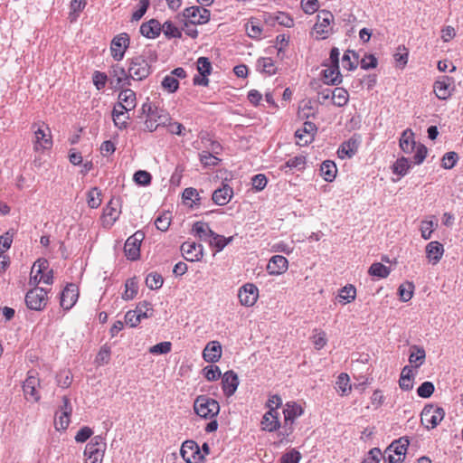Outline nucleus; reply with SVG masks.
I'll return each instance as SVG.
<instances>
[{"label":"nucleus","instance_id":"obj_1","mask_svg":"<svg viewBox=\"0 0 463 463\" xmlns=\"http://www.w3.org/2000/svg\"><path fill=\"white\" fill-rule=\"evenodd\" d=\"M335 16L328 10H320L316 17V23L313 25L310 35L315 40H326L335 33Z\"/></svg>","mask_w":463,"mask_h":463},{"label":"nucleus","instance_id":"obj_2","mask_svg":"<svg viewBox=\"0 0 463 463\" xmlns=\"http://www.w3.org/2000/svg\"><path fill=\"white\" fill-rule=\"evenodd\" d=\"M340 52L337 47H333L329 57L324 61L323 66L326 67L322 71V78L327 85H339L343 81V76L339 69Z\"/></svg>","mask_w":463,"mask_h":463},{"label":"nucleus","instance_id":"obj_3","mask_svg":"<svg viewBox=\"0 0 463 463\" xmlns=\"http://www.w3.org/2000/svg\"><path fill=\"white\" fill-rule=\"evenodd\" d=\"M194 411L200 418L212 420L219 414L220 404L216 400L203 394L194 400Z\"/></svg>","mask_w":463,"mask_h":463},{"label":"nucleus","instance_id":"obj_4","mask_svg":"<svg viewBox=\"0 0 463 463\" xmlns=\"http://www.w3.org/2000/svg\"><path fill=\"white\" fill-rule=\"evenodd\" d=\"M146 118L145 120V127L150 132L156 130V128L160 126L165 127L171 117L169 113L162 109H158L156 107L152 108L149 104H143L142 110L144 113L146 112Z\"/></svg>","mask_w":463,"mask_h":463},{"label":"nucleus","instance_id":"obj_5","mask_svg":"<svg viewBox=\"0 0 463 463\" xmlns=\"http://www.w3.org/2000/svg\"><path fill=\"white\" fill-rule=\"evenodd\" d=\"M53 281L52 270L45 259L37 260L31 269L29 284L37 286L40 283L51 285Z\"/></svg>","mask_w":463,"mask_h":463},{"label":"nucleus","instance_id":"obj_6","mask_svg":"<svg viewBox=\"0 0 463 463\" xmlns=\"http://www.w3.org/2000/svg\"><path fill=\"white\" fill-rule=\"evenodd\" d=\"M106 448L107 444L102 436L93 437L84 449L85 463H102Z\"/></svg>","mask_w":463,"mask_h":463},{"label":"nucleus","instance_id":"obj_7","mask_svg":"<svg viewBox=\"0 0 463 463\" xmlns=\"http://www.w3.org/2000/svg\"><path fill=\"white\" fill-rule=\"evenodd\" d=\"M151 73V66L143 55L131 58L128 61V75L134 80H142Z\"/></svg>","mask_w":463,"mask_h":463},{"label":"nucleus","instance_id":"obj_8","mask_svg":"<svg viewBox=\"0 0 463 463\" xmlns=\"http://www.w3.org/2000/svg\"><path fill=\"white\" fill-rule=\"evenodd\" d=\"M409 444L410 441L407 437H402L394 440L385 450V463H402L405 458Z\"/></svg>","mask_w":463,"mask_h":463},{"label":"nucleus","instance_id":"obj_9","mask_svg":"<svg viewBox=\"0 0 463 463\" xmlns=\"http://www.w3.org/2000/svg\"><path fill=\"white\" fill-rule=\"evenodd\" d=\"M184 25H203L211 19V12L207 8L199 5L186 7L183 11Z\"/></svg>","mask_w":463,"mask_h":463},{"label":"nucleus","instance_id":"obj_10","mask_svg":"<svg viewBox=\"0 0 463 463\" xmlns=\"http://www.w3.org/2000/svg\"><path fill=\"white\" fill-rule=\"evenodd\" d=\"M443 408L434 404L426 405L420 414V422L428 430L436 428L444 419Z\"/></svg>","mask_w":463,"mask_h":463},{"label":"nucleus","instance_id":"obj_11","mask_svg":"<svg viewBox=\"0 0 463 463\" xmlns=\"http://www.w3.org/2000/svg\"><path fill=\"white\" fill-rule=\"evenodd\" d=\"M34 130L33 149L36 152H43L51 149L52 146V139L50 128L43 123L36 128V124L33 125Z\"/></svg>","mask_w":463,"mask_h":463},{"label":"nucleus","instance_id":"obj_12","mask_svg":"<svg viewBox=\"0 0 463 463\" xmlns=\"http://www.w3.org/2000/svg\"><path fill=\"white\" fill-rule=\"evenodd\" d=\"M25 303L32 310H43L48 303V292L43 288L35 286L25 295Z\"/></svg>","mask_w":463,"mask_h":463},{"label":"nucleus","instance_id":"obj_13","mask_svg":"<svg viewBox=\"0 0 463 463\" xmlns=\"http://www.w3.org/2000/svg\"><path fill=\"white\" fill-rule=\"evenodd\" d=\"M40 387V379L38 377V373L35 371H29L27 373V377L24 382L23 390L25 396V399L28 401L38 402L41 398L39 392Z\"/></svg>","mask_w":463,"mask_h":463},{"label":"nucleus","instance_id":"obj_14","mask_svg":"<svg viewBox=\"0 0 463 463\" xmlns=\"http://www.w3.org/2000/svg\"><path fill=\"white\" fill-rule=\"evenodd\" d=\"M180 454L186 463H201L204 460V455L194 440L183 442Z\"/></svg>","mask_w":463,"mask_h":463},{"label":"nucleus","instance_id":"obj_15","mask_svg":"<svg viewBox=\"0 0 463 463\" xmlns=\"http://www.w3.org/2000/svg\"><path fill=\"white\" fill-rule=\"evenodd\" d=\"M130 44V38L127 33H121L113 37L110 43V54L112 58L119 61L124 56Z\"/></svg>","mask_w":463,"mask_h":463},{"label":"nucleus","instance_id":"obj_16","mask_svg":"<svg viewBox=\"0 0 463 463\" xmlns=\"http://www.w3.org/2000/svg\"><path fill=\"white\" fill-rule=\"evenodd\" d=\"M72 407L67 396L62 397V405L55 414L54 426L57 430H65L71 422Z\"/></svg>","mask_w":463,"mask_h":463},{"label":"nucleus","instance_id":"obj_17","mask_svg":"<svg viewBox=\"0 0 463 463\" xmlns=\"http://www.w3.org/2000/svg\"><path fill=\"white\" fill-rule=\"evenodd\" d=\"M121 213L120 199L112 197L103 210L101 216L103 225L111 227L114 222L118 219Z\"/></svg>","mask_w":463,"mask_h":463},{"label":"nucleus","instance_id":"obj_18","mask_svg":"<svg viewBox=\"0 0 463 463\" xmlns=\"http://www.w3.org/2000/svg\"><path fill=\"white\" fill-rule=\"evenodd\" d=\"M454 90V79L449 76H442L433 83V92L441 100L448 99Z\"/></svg>","mask_w":463,"mask_h":463},{"label":"nucleus","instance_id":"obj_19","mask_svg":"<svg viewBox=\"0 0 463 463\" xmlns=\"http://www.w3.org/2000/svg\"><path fill=\"white\" fill-rule=\"evenodd\" d=\"M145 238V234L137 231L128 238L124 246V251L128 259L136 260L140 256V246Z\"/></svg>","mask_w":463,"mask_h":463},{"label":"nucleus","instance_id":"obj_20","mask_svg":"<svg viewBox=\"0 0 463 463\" xmlns=\"http://www.w3.org/2000/svg\"><path fill=\"white\" fill-rule=\"evenodd\" d=\"M317 132V128L313 122H304L302 127L295 132L297 145L304 146L312 143Z\"/></svg>","mask_w":463,"mask_h":463},{"label":"nucleus","instance_id":"obj_21","mask_svg":"<svg viewBox=\"0 0 463 463\" xmlns=\"http://www.w3.org/2000/svg\"><path fill=\"white\" fill-rule=\"evenodd\" d=\"M238 298L241 305L253 307L259 298V288L253 283H246L240 288Z\"/></svg>","mask_w":463,"mask_h":463},{"label":"nucleus","instance_id":"obj_22","mask_svg":"<svg viewBox=\"0 0 463 463\" xmlns=\"http://www.w3.org/2000/svg\"><path fill=\"white\" fill-rule=\"evenodd\" d=\"M180 249L184 258L188 261H199L203 256V246L194 241H185Z\"/></svg>","mask_w":463,"mask_h":463},{"label":"nucleus","instance_id":"obj_23","mask_svg":"<svg viewBox=\"0 0 463 463\" xmlns=\"http://www.w3.org/2000/svg\"><path fill=\"white\" fill-rule=\"evenodd\" d=\"M266 269L271 276L282 275L288 269V260L282 255H274L269 259Z\"/></svg>","mask_w":463,"mask_h":463},{"label":"nucleus","instance_id":"obj_24","mask_svg":"<svg viewBox=\"0 0 463 463\" xmlns=\"http://www.w3.org/2000/svg\"><path fill=\"white\" fill-rule=\"evenodd\" d=\"M79 298V289L75 284H68L61 294L60 305L64 310L71 309Z\"/></svg>","mask_w":463,"mask_h":463},{"label":"nucleus","instance_id":"obj_25","mask_svg":"<svg viewBox=\"0 0 463 463\" xmlns=\"http://www.w3.org/2000/svg\"><path fill=\"white\" fill-rule=\"evenodd\" d=\"M239 383V378L236 373L233 371H227L224 373L222 378V388L227 398L232 397L235 393Z\"/></svg>","mask_w":463,"mask_h":463},{"label":"nucleus","instance_id":"obj_26","mask_svg":"<svg viewBox=\"0 0 463 463\" xmlns=\"http://www.w3.org/2000/svg\"><path fill=\"white\" fill-rule=\"evenodd\" d=\"M233 197V189L226 183L215 189L212 195L213 202L220 206L226 205Z\"/></svg>","mask_w":463,"mask_h":463},{"label":"nucleus","instance_id":"obj_27","mask_svg":"<svg viewBox=\"0 0 463 463\" xmlns=\"http://www.w3.org/2000/svg\"><path fill=\"white\" fill-rule=\"evenodd\" d=\"M417 370L413 366L405 365L401 372L399 386L402 391L409 392L413 389Z\"/></svg>","mask_w":463,"mask_h":463},{"label":"nucleus","instance_id":"obj_28","mask_svg":"<svg viewBox=\"0 0 463 463\" xmlns=\"http://www.w3.org/2000/svg\"><path fill=\"white\" fill-rule=\"evenodd\" d=\"M279 413L275 410H269L262 417L260 421L261 430L272 432L280 427Z\"/></svg>","mask_w":463,"mask_h":463},{"label":"nucleus","instance_id":"obj_29","mask_svg":"<svg viewBox=\"0 0 463 463\" xmlns=\"http://www.w3.org/2000/svg\"><path fill=\"white\" fill-rule=\"evenodd\" d=\"M425 251L429 262L432 265H436L439 262L444 254V247L440 242L433 241L426 245Z\"/></svg>","mask_w":463,"mask_h":463},{"label":"nucleus","instance_id":"obj_30","mask_svg":"<svg viewBox=\"0 0 463 463\" xmlns=\"http://www.w3.org/2000/svg\"><path fill=\"white\" fill-rule=\"evenodd\" d=\"M203 357L208 363H216L222 357V345L218 341L209 342L203 351Z\"/></svg>","mask_w":463,"mask_h":463},{"label":"nucleus","instance_id":"obj_31","mask_svg":"<svg viewBox=\"0 0 463 463\" xmlns=\"http://www.w3.org/2000/svg\"><path fill=\"white\" fill-rule=\"evenodd\" d=\"M137 98L136 93L130 90L126 89L118 94V107L125 110H132L136 108Z\"/></svg>","mask_w":463,"mask_h":463},{"label":"nucleus","instance_id":"obj_32","mask_svg":"<svg viewBox=\"0 0 463 463\" xmlns=\"http://www.w3.org/2000/svg\"><path fill=\"white\" fill-rule=\"evenodd\" d=\"M304 413L303 407L296 402H288L283 409L285 423H293L294 420Z\"/></svg>","mask_w":463,"mask_h":463},{"label":"nucleus","instance_id":"obj_33","mask_svg":"<svg viewBox=\"0 0 463 463\" xmlns=\"http://www.w3.org/2000/svg\"><path fill=\"white\" fill-rule=\"evenodd\" d=\"M414 133L411 128L405 129L400 137L399 146L405 154H411L416 147Z\"/></svg>","mask_w":463,"mask_h":463},{"label":"nucleus","instance_id":"obj_34","mask_svg":"<svg viewBox=\"0 0 463 463\" xmlns=\"http://www.w3.org/2000/svg\"><path fill=\"white\" fill-rule=\"evenodd\" d=\"M139 31L143 36L148 39H155L160 35L161 24L156 19H151L146 23H143Z\"/></svg>","mask_w":463,"mask_h":463},{"label":"nucleus","instance_id":"obj_35","mask_svg":"<svg viewBox=\"0 0 463 463\" xmlns=\"http://www.w3.org/2000/svg\"><path fill=\"white\" fill-rule=\"evenodd\" d=\"M192 232L200 241L209 242V240L212 238L214 232L211 230L208 223L203 222H196L193 225Z\"/></svg>","mask_w":463,"mask_h":463},{"label":"nucleus","instance_id":"obj_36","mask_svg":"<svg viewBox=\"0 0 463 463\" xmlns=\"http://www.w3.org/2000/svg\"><path fill=\"white\" fill-rule=\"evenodd\" d=\"M357 148V141L354 138H350L347 141L342 143V145L338 147L337 156L341 159H345L346 157L351 158L356 153Z\"/></svg>","mask_w":463,"mask_h":463},{"label":"nucleus","instance_id":"obj_37","mask_svg":"<svg viewBox=\"0 0 463 463\" xmlns=\"http://www.w3.org/2000/svg\"><path fill=\"white\" fill-rule=\"evenodd\" d=\"M426 358V352L422 347L413 345L411 347V354L409 362L417 370L421 364H424Z\"/></svg>","mask_w":463,"mask_h":463},{"label":"nucleus","instance_id":"obj_38","mask_svg":"<svg viewBox=\"0 0 463 463\" xmlns=\"http://www.w3.org/2000/svg\"><path fill=\"white\" fill-rule=\"evenodd\" d=\"M337 174V167L334 161L326 160L320 165V175L326 182H333Z\"/></svg>","mask_w":463,"mask_h":463},{"label":"nucleus","instance_id":"obj_39","mask_svg":"<svg viewBox=\"0 0 463 463\" xmlns=\"http://www.w3.org/2000/svg\"><path fill=\"white\" fill-rule=\"evenodd\" d=\"M341 61L344 69L354 71L359 64V55L352 50H347L345 52Z\"/></svg>","mask_w":463,"mask_h":463},{"label":"nucleus","instance_id":"obj_40","mask_svg":"<svg viewBox=\"0 0 463 463\" xmlns=\"http://www.w3.org/2000/svg\"><path fill=\"white\" fill-rule=\"evenodd\" d=\"M411 167L409 158L402 156L398 158L392 165V171L394 175L401 177L406 175Z\"/></svg>","mask_w":463,"mask_h":463},{"label":"nucleus","instance_id":"obj_41","mask_svg":"<svg viewBox=\"0 0 463 463\" xmlns=\"http://www.w3.org/2000/svg\"><path fill=\"white\" fill-rule=\"evenodd\" d=\"M335 385L336 392L341 396H346L352 391L349 375L345 373H342L338 375Z\"/></svg>","mask_w":463,"mask_h":463},{"label":"nucleus","instance_id":"obj_42","mask_svg":"<svg viewBox=\"0 0 463 463\" xmlns=\"http://www.w3.org/2000/svg\"><path fill=\"white\" fill-rule=\"evenodd\" d=\"M339 302L343 305L353 302L356 298V288L354 286L348 284L343 287L337 295Z\"/></svg>","mask_w":463,"mask_h":463},{"label":"nucleus","instance_id":"obj_43","mask_svg":"<svg viewBox=\"0 0 463 463\" xmlns=\"http://www.w3.org/2000/svg\"><path fill=\"white\" fill-rule=\"evenodd\" d=\"M333 103L337 107H344L349 100L348 91L340 87H336L332 90Z\"/></svg>","mask_w":463,"mask_h":463},{"label":"nucleus","instance_id":"obj_44","mask_svg":"<svg viewBox=\"0 0 463 463\" xmlns=\"http://www.w3.org/2000/svg\"><path fill=\"white\" fill-rule=\"evenodd\" d=\"M102 203V192L98 187H93L87 193V203L91 209H97Z\"/></svg>","mask_w":463,"mask_h":463},{"label":"nucleus","instance_id":"obj_45","mask_svg":"<svg viewBox=\"0 0 463 463\" xmlns=\"http://www.w3.org/2000/svg\"><path fill=\"white\" fill-rule=\"evenodd\" d=\"M307 165V158L304 156H297L293 158L288 159L284 165L280 166V170L289 168L290 170L303 171Z\"/></svg>","mask_w":463,"mask_h":463},{"label":"nucleus","instance_id":"obj_46","mask_svg":"<svg viewBox=\"0 0 463 463\" xmlns=\"http://www.w3.org/2000/svg\"><path fill=\"white\" fill-rule=\"evenodd\" d=\"M245 30L249 37L258 39L261 36L262 28L260 22L256 18H250L245 24Z\"/></svg>","mask_w":463,"mask_h":463},{"label":"nucleus","instance_id":"obj_47","mask_svg":"<svg viewBox=\"0 0 463 463\" xmlns=\"http://www.w3.org/2000/svg\"><path fill=\"white\" fill-rule=\"evenodd\" d=\"M128 111L129 110L118 112V109L114 107L112 111V118L113 122L117 128L123 129L128 127V120L129 119Z\"/></svg>","mask_w":463,"mask_h":463},{"label":"nucleus","instance_id":"obj_48","mask_svg":"<svg viewBox=\"0 0 463 463\" xmlns=\"http://www.w3.org/2000/svg\"><path fill=\"white\" fill-rule=\"evenodd\" d=\"M368 273L373 277L385 279L390 275L391 269L389 267L383 265V263L374 262L370 266Z\"/></svg>","mask_w":463,"mask_h":463},{"label":"nucleus","instance_id":"obj_49","mask_svg":"<svg viewBox=\"0 0 463 463\" xmlns=\"http://www.w3.org/2000/svg\"><path fill=\"white\" fill-rule=\"evenodd\" d=\"M110 356L111 348L109 345L105 344L99 348L95 357L94 363L96 364L97 366L108 364L110 361Z\"/></svg>","mask_w":463,"mask_h":463},{"label":"nucleus","instance_id":"obj_50","mask_svg":"<svg viewBox=\"0 0 463 463\" xmlns=\"http://www.w3.org/2000/svg\"><path fill=\"white\" fill-rule=\"evenodd\" d=\"M137 291L138 286L136 279H129L125 283V290L122 293V298L124 300H131L137 296Z\"/></svg>","mask_w":463,"mask_h":463},{"label":"nucleus","instance_id":"obj_51","mask_svg":"<svg viewBox=\"0 0 463 463\" xmlns=\"http://www.w3.org/2000/svg\"><path fill=\"white\" fill-rule=\"evenodd\" d=\"M232 241V237L226 238L222 235L213 232V235L209 240L208 243L210 244V246L214 247L217 250V251H221Z\"/></svg>","mask_w":463,"mask_h":463},{"label":"nucleus","instance_id":"obj_52","mask_svg":"<svg viewBox=\"0 0 463 463\" xmlns=\"http://www.w3.org/2000/svg\"><path fill=\"white\" fill-rule=\"evenodd\" d=\"M258 67L262 72L268 75H274L277 72V67L274 61L269 57L260 58L258 61Z\"/></svg>","mask_w":463,"mask_h":463},{"label":"nucleus","instance_id":"obj_53","mask_svg":"<svg viewBox=\"0 0 463 463\" xmlns=\"http://www.w3.org/2000/svg\"><path fill=\"white\" fill-rule=\"evenodd\" d=\"M414 291V285L412 282H404L400 285L398 288L399 296L402 301L407 302L411 299Z\"/></svg>","mask_w":463,"mask_h":463},{"label":"nucleus","instance_id":"obj_54","mask_svg":"<svg viewBox=\"0 0 463 463\" xmlns=\"http://www.w3.org/2000/svg\"><path fill=\"white\" fill-rule=\"evenodd\" d=\"M161 32L164 33L167 38H181V31L170 21L165 22L161 24Z\"/></svg>","mask_w":463,"mask_h":463},{"label":"nucleus","instance_id":"obj_55","mask_svg":"<svg viewBox=\"0 0 463 463\" xmlns=\"http://www.w3.org/2000/svg\"><path fill=\"white\" fill-rule=\"evenodd\" d=\"M135 312L141 319L148 318L153 316L154 309L152 304L148 301H142L137 306Z\"/></svg>","mask_w":463,"mask_h":463},{"label":"nucleus","instance_id":"obj_56","mask_svg":"<svg viewBox=\"0 0 463 463\" xmlns=\"http://www.w3.org/2000/svg\"><path fill=\"white\" fill-rule=\"evenodd\" d=\"M161 86L167 92L174 93L179 88V81L175 76L168 74L163 79Z\"/></svg>","mask_w":463,"mask_h":463},{"label":"nucleus","instance_id":"obj_57","mask_svg":"<svg viewBox=\"0 0 463 463\" xmlns=\"http://www.w3.org/2000/svg\"><path fill=\"white\" fill-rule=\"evenodd\" d=\"M163 277L156 272L149 273L146 278V285L150 289H158L163 285Z\"/></svg>","mask_w":463,"mask_h":463},{"label":"nucleus","instance_id":"obj_58","mask_svg":"<svg viewBox=\"0 0 463 463\" xmlns=\"http://www.w3.org/2000/svg\"><path fill=\"white\" fill-rule=\"evenodd\" d=\"M133 180L138 185L146 186L151 184L152 175L147 171L138 170L134 174Z\"/></svg>","mask_w":463,"mask_h":463},{"label":"nucleus","instance_id":"obj_59","mask_svg":"<svg viewBox=\"0 0 463 463\" xmlns=\"http://www.w3.org/2000/svg\"><path fill=\"white\" fill-rule=\"evenodd\" d=\"M312 343L317 350H321L327 344L326 334L323 330H315L312 336Z\"/></svg>","mask_w":463,"mask_h":463},{"label":"nucleus","instance_id":"obj_60","mask_svg":"<svg viewBox=\"0 0 463 463\" xmlns=\"http://www.w3.org/2000/svg\"><path fill=\"white\" fill-rule=\"evenodd\" d=\"M437 225H438L437 222H435L433 220L422 221L420 223V229L421 237L424 240H429L431 237L432 232Z\"/></svg>","mask_w":463,"mask_h":463},{"label":"nucleus","instance_id":"obj_61","mask_svg":"<svg viewBox=\"0 0 463 463\" xmlns=\"http://www.w3.org/2000/svg\"><path fill=\"white\" fill-rule=\"evenodd\" d=\"M300 6L306 14H314L319 12L320 4L318 0H301Z\"/></svg>","mask_w":463,"mask_h":463},{"label":"nucleus","instance_id":"obj_62","mask_svg":"<svg viewBox=\"0 0 463 463\" xmlns=\"http://www.w3.org/2000/svg\"><path fill=\"white\" fill-rule=\"evenodd\" d=\"M171 350L172 343L169 341H165L149 347L148 352L152 354H165L170 353Z\"/></svg>","mask_w":463,"mask_h":463},{"label":"nucleus","instance_id":"obj_63","mask_svg":"<svg viewBox=\"0 0 463 463\" xmlns=\"http://www.w3.org/2000/svg\"><path fill=\"white\" fill-rule=\"evenodd\" d=\"M171 223V214L169 213H164L160 214L155 221L156 227L162 232L168 230Z\"/></svg>","mask_w":463,"mask_h":463},{"label":"nucleus","instance_id":"obj_64","mask_svg":"<svg viewBox=\"0 0 463 463\" xmlns=\"http://www.w3.org/2000/svg\"><path fill=\"white\" fill-rule=\"evenodd\" d=\"M300 459V452L296 449H292L281 456L280 463H299Z\"/></svg>","mask_w":463,"mask_h":463}]
</instances>
